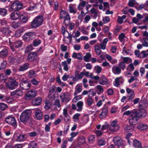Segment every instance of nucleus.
<instances>
[{
    "mask_svg": "<svg viewBox=\"0 0 148 148\" xmlns=\"http://www.w3.org/2000/svg\"><path fill=\"white\" fill-rule=\"evenodd\" d=\"M123 62L124 63H129L132 62V60L129 57H124L123 59Z\"/></svg>",
    "mask_w": 148,
    "mask_h": 148,
    "instance_id": "nucleus-49",
    "label": "nucleus"
},
{
    "mask_svg": "<svg viewBox=\"0 0 148 148\" xmlns=\"http://www.w3.org/2000/svg\"><path fill=\"white\" fill-rule=\"evenodd\" d=\"M138 117L137 116V114L134 112H132L129 116L128 119L129 123L130 124H133L135 125L137 121L139 120Z\"/></svg>",
    "mask_w": 148,
    "mask_h": 148,
    "instance_id": "nucleus-5",
    "label": "nucleus"
},
{
    "mask_svg": "<svg viewBox=\"0 0 148 148\" xmlns=\"http://www.w3.org/2000/svg\"><path fill=\"white\" fill-rule=\"evenodd\" d=\"M98 143L99 145L103 146L105 144L106 142L104 139H102L99 140Z\"/></svg>",
    "mask_w": 148,
    "mask_h": 148,
    "instance_id": "nucleus-59",
    "label": "nucleus"
},
{
    "mask_svg": "<svg viewBox=\"0 0 148 148\" xmlns=\"http://www.w3.org/2000/svg\"><path fill=\"white\" fill-rule=\"evenodd\" d=\"M37 53L36 52H31L29 53L26 60L29 62H32L36 59Z\"/></svg>",
    "mask_w": 148,
    "mask_h": 148,
    "instance_id": "nucleus-11",
    "label": "nucleus"
},
{
    "mask_svg": "<svg viewBox=\"0 0 148 148\" xmlns=\"http://www.w3.org/2000/svg\"><path fill=\"white\" fill-rule=\"evenodd\" d=\"M11 25L13 28H17L20 26V24L18 22H13L12 23Z\"/></svg>",
    "mask_w": 148,
    "mask_h": 148,
    "instance_id": "nucleus-42",
    "label": "nucleus"
},
{
    "mask_svg": "<svg viewBox=\"0 0 148 148\" xmlns=\"http://www.w3.org/2000/svg\"><path fill=\"white\" fill-rule=\"evenodd\" d=\"M103 21L104 23L109 22L110 21V18L108 16H105L103 18Z\"/></svg>",
    "mask_w": 148,
    "mask_h": 148,
    "instance_id": "nucleus-64",
    "label": "nucleus"
},
{
    "mask_svg": "<svg viewBox=\"0 0 148 148\" xmlns=\"http://www.w3.org/2000/svg\"><path fill=\"white\" fill-rule=\"evenodd\" d=\"M26 138L25 135L21 134L17 136L16 140L17 141L22 142L24 141Z\"/></svg>",
    "mask_w": 148,
    "mask_h": 148,
    "instance_id": "nucleus-34",
    "label": "nucleus"
},
{
    "mask_svg": "<svg viewBox=\"0 0 148 148\" xmlns=\"http://www.w3.org/2000/svg\"><path fill=\"white\" fill-rule=\"evenodd\" d=\"M95 50L96 54L97 55H100L102 53L100 46L99 45H96L95 46Z\"/></svg>",
    "mask_w": 148,
    "mask_h": 148,
    "instance_id": "nucleus-32",
    "label": "nucleus"
},
{
    "mask_svg": "<svg viewBox=\"0 0 148 148\" xmlns=\"http://www.w3.org/2000/svg\"><path fill=\"white\" fill-rule=\"evenodd\" d=\"M31 86V83H29L27 80L23 79L22 82L20 84L21 88L26 91L30 89Z\"/></svg>",
    "mask_w": 148,
    "mask_h": 148,
    "instance_id": "nucleus-10",
    "label": "nucleus"
},
{
    "mask_svg": "<svg viewBox=\"0 0 148 148\" xmlns=\"http://www.w3.org/2000/svg\"><path fill=\"white\" fill-rule=\"evenodd\" d=\"M54 104L57 106L58 108H60L61 107L60 101L58 99H56L55 100Z\"/></svg>",
    "mask_w": 148,
    "mask_h": 148,
    "instance_id": "nucleus-61",
    "label": "nucleus"
},
{
    "mask_svg": "<svg viewBox=\"0 0 148 148\" xmlns=\"http://www.w3.org/2000/svg\"><path fill=\"white\" fill-rule=\"evenodd\" d=\"M147 52H148V51L147 50L145 51H142L140 52V57L141 58H144L146 57L148 55V53H146Z\"/></svg>",
    "mask_w": 148,
    "mask_h": 148,
    "instance_id": "nucleus-40",
    "label": "nucleus"
},
{
    "mask_svg": "<svg viewBox=\"0 0 148 148\" xmlns=\"http://www.w3.org/2000/svg\"><path fill=\"white\" fill-rule=\"evenodd\" d=\"M7 62L5 61H3L1 64V66L0 67V69H4L6 67L7 65Z\"/></svg>",
    "mask_w": 148,
    "mask_h": 148,
    "instance_id": "nucleus-57",
    "label": "nucleus"
},
{
    "mask_svg": "<svg viewBox=\"0 0 148 148\" xmlns=\"http://www.w3.org/2000/svg\"><path fill=\"white\" fill-rule=\"evenodd\" d=\"M28 135L31 137H35L37 136V133L35 132H33L27 133Z\"/></svg>",
    "mask_w": 148,
    "mask_h": 148,
    "instance_id": "nucleus-63",
    "label": "nucleus"
},
{
    "mask_svg": "<svg viewBox=\"0 0 148 148\" xmlns=\"http://www.w3.org/2000/svg\"><path fill=\"white\" fill-rule=\"evenodd\" d=\"M0 99H2V101H6L8 103H11L12 100L10 97L2 95H0Z\"/></svg>",
    "mask_w": 148,
    "mask_h": 148,
    "instance_id": "nucleus-23",
    "label": "nucleus"
},
{
    "mask_svg": "<svg viewBox=\"0 0 148 148\" xmlns=\"http://www.w3.org/2000/svg\"><path fill=\"white\" fill-rule=\"evenodd\" d=\"M34 113L35 114V115L36 119L40 120L42 119L43 116V113L40 109H34Z\"/></svg>",
    "mask_w": 148,
    "mask_h": 148,
    "instance_id": "nucleus-14",
    "label": "nucleus"
},
{
    "mask_svg": "<svg viewBox=\"0 0 148 148\" xmlns=\"http://www.w3.org/2000/svg\"><path fill=\"white\" fill-rule=\"evenodd\" d=\"M31 112L30 110L24 111L20 116L21 121L25 124L32 125L33 124V119L31 116Z\"/></svg>",
    "mask_w": 148,
    "mask_h": 148,
    "instance_id": "nucleus-1",
    "label": "nucleus"
},
{
    "mask_svg": "<svg viewBox=\"0 0 148 148\" xmlns=\"http://www.w3.org/2000/svg\"><path fill=\"white\" fill-rule=\"evenodd\" d=\"M42 99L40 97H38L36 98L33 99L32 101V105L35 106L40 105L41 103Z\"/></svg>",
    "mask_w": 148,
    "mask_h": 148,
    "instance_id": "nucleus-17",
    "label": "nucleus"
},
{
    "mask_svg": "<svg viewBox=\"0 0 148 148\" xmlns=\"http://www.w3.org/2000/svg\"><path fill=\"white\" fill-rule=\"evenodd\" d=\"M6 86L8 88L12 90L16 87L18 84L15 79L10 78L6 82Z\"/></svg>",
    "mask_w": 148,
    "mask_h": 148,
    "instance_id": "nucleus-3",
    "label": "nucleus"
},
{
    "mask_svg": "<svg viewBox=\"0 0 148 148\" xmlns=\"http://www.w3.org/2000/svg\"><path fill=\"white\" fill-rule=\"evenodd\" d=\"M37 144L34 141L31 142L29 144L28 148H36Z\"/></svg>",
    "mask_w": 148,
    "mask_h": 148,
    "instance_id": "nucleus-47",
    "label": "nucleus"
},
{
    "mask_svg": "<svg viewBox=\"0 0 148 148\" xmlns=\"http://www.w3.org/2000/svg\"><path fill=\"white\" fill-rule=\"evenodd\" d=\"M7 13V11L4 8L0 9V15L3 16L5 15Z\"/></svg>",
    "mask_w": 148,
    "mask_h": 148,
    "instance_id": "nucleus-45",
    "label": "nucleus"
},
{
    "mask_svg": "<svg viewBox=\"0 0 148 148\" xmlns=\"http://www.w3.org/2000/svg\"><path fill=\"white\" fill-rule=\"evenodd\" d=\"M77 106L78 107L77 109V111H81L82 110V107L83 106V102L82 101L78 102L76 104Z\"/></svg>",
    "mask_w": 148,
    "mask_h": 148,
    "instance_id": "nucleus-37",
    "label": "nucleus"
},
{
    "mask_svg": "<svg viewBox=\"0 0 148 148\" xmlns=\"http://www.w3.org/2000/svg\"><path fill=\"white\" fill-rule=\"evenodd\" d=\"M137 128L140 130H143L147 129L148 128V126L146 124L140 123L137 125Z\"/></svg>",
    "mask_w": 148,
    "mask_h": 148,
    "instance_id": "nucleus-28",
    "label": "nucleus"
},
{
    "mask_svg": "<svg viewBox=\"0 0 148 148\" xmlns=\"http://www.w3.org/2000/svg\"><path fill=\"white\" fill-rule=\"evenodd\" d=\"M9 41L10 48L13 51L15 50V48H19L22 46V43L20 41L13 42L10 41V39Z\"/></svg>",
    "mask_w": 148,
    "mask_h": 148,
    "instance_id": "nucleus-9",
    "label": "nucleus"
},
{
    "mask_svg": "<svg viewBox=\"0 0 148 148\" xmlns=\"http://www.w3.org/2000/svg\"><path fill=\"white\" fill-rule=\"evenodd\" d=\"M119 66L122 70H124L126 67V65L125 63L123 62H121L119 63Z\"/></svg>",
    "mask_w": 148,
    "mask_h": 148,
    "instance_id": "nucleus-58",
    "label": "nucleus"
},
{
    "mask_svg": "<svg viewBox=\"0 0 148 148\" xmlns=\"http://www.w3.org/2000/svg\"><path fill=\"white\" fill-rule=\"evenodd\" d=\"M32 49V47L31 45L27 46L25 50V53H28L31 51Z\"/></svg>",
    "mask_w": 148,
    "mask_h": 148,
    "instance_id": "nucleus-46",
    "label": "nucleus"
},
{
    "mask_svg": "<svg viewBox=\"0 0 148 148\" xmlns=\"http://www.w3.org/2000/svg\"><path fill=\"white\" fill-rule=\"evenodd\" d=\"M85 139L83 136H81L79 137L77 140V143L79 145L83 144L85 142Z\"/></svg>",
    "mask_w": 148,
    "mask_h": 148,
    "instance_id": "nucleus-33",
    "label": "nucleus"
},
{
    "mask_svg": "<svg viewBox=\"0 0 148 148\" xmlns=\"http://www.w3.org/2000/svg\"><path fill=\"white\" fill-rule=\"evenodd\" d=\"M19 17L20 21L23 23H25L28 20V18L23 15H21Z\"/></svg>",
    "mask_w": 148,
    "mask_h": 148,
    "instance_id": "nucleus-41",
    "label": "nucleus"
},
{
    "mask_svg": "<svg viewBox=\"0 0 148 148\" xmlns=\"http://www.w3.org/2000/svg\"><path fill=\"white\" fill-rule=\"evenodd\" d=\"M133 145L136 148H142L141 143L136 139H135L133 140Z\"/></svg>",
    "mask_w": 148,
    "mask_h": 148,
    "instance_id": "nucleus-26",
    "label": "nucleus"
},
{
    "mask_svg": "<svg viewBox=\"0 0 148 148\" xmlns=\"http://www.w3.org/2000/svg\"><path fill=\"white\" fill-rule=\"evenodd\" d=\"M43 18L42 16H37L31 23V26L32 28H36L40 26L43 21Z\"/></svg>",
    "mask_w": 148,
    "mask_h": 148,
    "instance_id": "nucleus-2",
    "label": "nucleus"
},
{
    "mask_svg": "<svg viewBox=\"0 0 148 148\" xmlns=\"http://www.w3.org/2000/svg\"><path fill=\"white\" fill-rule=\"evenodd\" d=\"M29 64L27 63H24L19 68V71H23L27 69L29 66Z\"/></svg>",
    "mask_w": 148,
    "mask_h": 148,
    "instance_id": "nucleus-27",
    "label": "nucleus"
},
{
    "mask_svg": "<svg viewBox=\"0 0 148 148\" xmlns=\"http://www.w3.org/2000/svg\"><path fill=\"white\" fill-rule=\"evenodd\" d=\"M134 112L137 114V116L138 117L139 119L140 117L145 118L147 114L146 111L144 109L141 108L137 111H134Z\"/></svg>",
    "mask_w": 148,
    "mask_h": 148,
    "instance_id": "nucleus-12",
    "label": "nucleus"
},
{
    "mask_svg": "<svg viewBox=\"0 0 148 148\" xmlns=\"http://www.w3.org/2000/svg\"><path fill=\"white\" fill-rule=\"evenodd\" d=\"M89 98L87 100V102L88 105L90 106L92 104L93 102V100L90 97V96L88 95Z\"/></svg>",
    "mask_w": 148,
    "mask_h": 148,
    "instance_id": "nucleus-55",
    "label": "nucleus"
},
{
    "mask_svg": "<svg viewBox=\"0 0 148 148\" xmlns=\"http://www.w3.org/2000/svg\"><path fill=\"white\" fill-rule=\"evenodd\" d=\"M36 35V34L35 32H27L24 34L23 36V38L26 41H30L34 38Z\"/></svg>",
    "mask_w": 148,
    "mask_h": 148,
    "instance_id": "nucleus-6",
    "label": "nucleus"
},
{
    "mask_svg": "<svg viewBox=\"0 0 148 148\" xmlns=\"http://www.w3.org/2000/svg\"><path fill=\"white\" fill-rule=\"evenodd\" d=\"M8 53V49L4 48L0 51V58H4L7 56Z\"/></svg>",
    "mask_w": 148,
    "mask_h": 148,
    "instance_id": "nucleus-19",
    "label": "nucleus"
},
{
    "mask_svg": "<svg viewBox=\"0 0 148 148\" xmlns=\"http://www.w3.org/2000/svg\"><path fill=\"white\" fill-rule=\"evenodd\" d=\"M113 141L114 144L118 146H121L123 145V140L119 136H116L113 139Z\"/></svg>",
    "mask_w": 148,
    "mask_h": 148,
    "instance_id": "nucleus-13",
    "label": "nucleus"
},
{
    "mask_svg": "<svg viewBox=\"0 0 148 148\" xmlns=\"http://www.w3.org/2000/svg\"><path fill=\"white\" fill-rule=\"evenodd\" d=\"M69 96V94L67 92L61 93L60 95V98L61 101L63 102L64 101H69V99L67 97Z\"/></svg>",
    "mask_w": 148,
    "mask_h": 148,
    "instance_id": "nucleus-18",
    "label": "nucleus"
},
{
    "mask_svg": "<svg viewBox=\"0 0 148 148\" xmlns=\"http://www.w3.org/2000/svg\"><path fill=\"white\" fill-rule=\"evenodd\" d=\"M82 120L84 121V123H86L89 120L88 116L86 115L84 116L82 118Z\"/></svg>",
    "mask_w": 148,
    "mask_h": 148,
    "instance_id": "nucleus-62",
    "label": "nucleus"
},
{
    "mask_svg": "<svg viewBox=\"0 0 148 148\" xmlns=\"http://www.w3.org/2000/svg\"><path fill=\"white\" fill-rule=\"evenodd\" d=\"M62 31L61 32L63 34V35L64 36H65L64 34H65V33H68L69 35L68 36H67L66 37L67 38H71V36L72 35H71L70 34H69L68 33V32L67 31L65 30V28L64 26H62Z\"/></svg>",
    "mask_w": 148,
    "mask_h": 148,
    "instance_id": "nucleus-35",
    "label": "nucleus"
},
{
    "mask_svg": "<svg viewBox=\"0 0 148 148\" xmlns=\"http://www.w3.org/2000/svg\"><path fill=\"white\" fill-rule=\"evenodd\" d=\"M69 14L68 12H67L63 10H61L60 12V19H62L65 17Z\"/></svg>",
    "mask_w": 148,
    "mask_h": 148,
    "instance_id": "nucleus-36",
    "label": "nucleus"
},
{
    "mask_svg": "<svg viewBox=\"0 0 148 148\" xmlns=\"http://www.w3.org/2000/svg\"><path fill=\"white\" fill-rule=\"evenodd\" d=\"M82 97L81 95L76 96L73 99V102H76L78 100L81 99Z\"/></svg>",
    "mask_w": 148,
    "mask_h": 148,
    "instance_id": "nucleus-60",
    "label": "nucleus"
},
{
    "mask_svg": "<svg viewBox=\"0 0 148 148\" xmlns=\"http://www.w3.org/2000/svg\"><path fill=\"white\" fill-rule=\"evenodd\" d=\"M5 121L6 123L14 127V128H16L17 126L16 120L13 117L9 116L5 118Z\"/></svg>",
    "mask_w": 148,
    "mask_h": 148,
    "instance_id": "nucleus-8",
    "label": "nucleus"
},
{
    "mask_svg": "<svg viewBox=\"0 0 148 148\" xmlns=\"http://www.w3.org/2000/svg\"><path fill=\"white\" fill-rule=\"evenodd\" d=\"M134 97L135 94L134 92L131 94L129 96V98L127 99V101H128L129 102L132 101V99H134Z\"/></svg>",
    "mask_w": 148,
    "mask_h": 148,
    "instance_id": "nucleus-56",
    "label": "nucleus"
},
{
    "mask_svg": "<svg viewBox=\"0 0 148 148\" xmlns=\"http://www.w3.org/2000/svg\"><path fill=\"white\" fill-rule=\"evenodd\" d=\"M23 95V92L22 90L20 89H17L16 90L11 93V96H14L16 95L19 96H21Z\"/></svg>",
    "mask_w": 148,
    "mask_h": 148,
    "instance_id": "nucleus-21",
    "label": "nucleus"
},
{
    "mask_svg": "<svg viewBox=\"0 0 148 148\" xmlns=\"http://www.w3.org/2000/svg\"><path fill=\"white\" fill-rule=\"evenodd\" d=\"M7 105L4 103H0V110H3L7 108Z\"/></svg>",
    "mask_w": 148,
    "mask_h": 148,
    "instance_id": "nucleus-51",
    "label": "nucleus"
},
{
    "mask_svg": "<svg viewBox=\"0 0 148 148\" xmlns=\"http://www.w3.org/2000/svg\"><path fill=\"white\" fill-rule=\"evenodd\" d=\"M31 83L34 85L37 86L39 83V82L37 81V80L35 78H33L31 80Z\"/></svg>",
    "mask_w": 148,
    "mask_h": 148,
    "instance_id": "nucleus-52",
    "label": "nucleus"
},
{
    "mask_svg": "<svg viewBox=\"0 0 148 148\" xmlns=\"http://www.w3.org/2000/svg\"><path fill=\"white\" fill-rule=\"evenodd\" d=\"M20 15V13L19 12H14L10 14V18L12 20H15L19 17Z\"/></svg>",
    "mask_w": 148,
    "mask_h": 148,
    "instance_id": "nucleus-20",
    "label": "nucleus"
},
{
    "mask_svg": "<svg viewBox=\"0 0 148 148\" xmlns=\"http://www.w3.org/2000/svg\"><path fill=\"white\" fill-rule=\"evenodd\" d=\"M18 54L17 53L16 56H10L8 58L9 62L12 64L14 63L17 60V58L18 57Z\"/></svg>",
    "mask_w": 148,
    "mask_h": 148,
    "instance_id": "nucleus-29",
    "label": "nucleus"
},
{
    "mask_svg": "<svg viewBox=\"0 0 148 148\" xmlns=\"http://www.w3.org/2000/svg\"><path fill=\"white\" fill-rule=\"evenodd\" d=\"M119 128V127L118 125L116 122H112L111 124L110 127L109 129L112 132H115L118 130Z\"/></svg>",
    "mask_w": 148,
    "mask_h": 148,
    "instance_id": "nucleus-15",
    "label": "nucleus"
},
{
    "mask_svg": "<svg viewBox=\"0 0 148 148\" xmlns=\"http://www.w3.org/2000/svg\"><path fill=\"white\" fill-rule=\"evenodd\" d=\"M0 31L3 34L7 36L9 35L11 32L9 27L1 28L0 29Z\"/></svg>",
    "mask_w": 148,
    "mask_h": 148,
    "instance_id": "nucleus-22",
    "label": "nucleus"
},
{
    "mask_svg": "<svg viewBox=\"0 0 148 148\" xmlns=\"http://www.w3.org/2000/svg\"><path fill=\"white\" fill-rule=\"evenodd\" d=\"M130 69L129 71H133L134 69V67L132 63L130 64L127 68V70H128Z\"/></svg>",
    "mask_w": 148,
    "mask_h": 148,
    "instance_id": "nucleus-54",
    "label": "nucleus"
},
{
    "mask_svg": "<svg viewBox=\"0 0 148 148\" xmlns=\"http://www.w3.org/2000/svg\"><path fill=\"white\" fill-rule=\"evenodd\" d=\"M62 63L63 66H64V69L66 71H67L69 69V68L67 64V63L66 61H64L63 62H62Z\"/></svg>",
    "mask_w": 148,
    "mask_h": 148,
    "instance_id": "nucleus-50",
    "label": "nucleus"
},
{
    "mask_svg": "<svg viewBox=\"0 0 148 148\" xmlns=\"http://www.w3.org/2000/svg\"><path fill=\"white\" fill-rule=\"evenodd\" d=\"M22 4L18 1H14L12 4L11 9L12 11H17L22 8Z\"/></svg>",
    "mask_w": 148,
    "mask_h": 148,
    "instance_id": "nucleus-7",
    "label": "nucleus"
},
{
    "mask_svg": "<svg viewBox=\"0 0 148 148\" xmlns=\"http://www.w3.org/2000/svg\"><path fill=\"white\" fill-rule=\"evenodd\" d=\"M139 106L141 109L146 108L148 106V101L146 100H141L140 103L139 104Z\"/></svg>",
    "mask_w": 148,
    "mask_h": 148,
    "instance_id": "nucleus-25",
    "label": "nucleus"
},
{
    "mask_svg": "<svg viewBox=\"0 0 148 148\" xmlns=\"http://www.w3.org/2000/svg\"><path fill=\"white\" fill-rule=\"evenodd\" d=\"M135 128L134 125L130 124L127 125L125 128L124 130L127 131H131L134 130Z\"/></svg>",
    "mask_w": 148,
    "mask_h": 148,
    "instance_id": "nucleus-31",
    "label": "nucleus"
},
{
    "mask_svg": "<svg viewBox=\"0 0 148 148\" xmlns=\"http://www.w3.org/2000/svg\"><path fill=\"white\" fill-rule=\"evenodd\" d=\"M82 85L77 86L76 88V90L74 93V95H76L77 94V93L81 92L82 90Z\"/></svg>",
    "mask_w": 148,
    "mask_h": 148,
    "instance_id": "nucleus-38",
    "label": "nucleus"
},
{
    "mask_svg": "<svg viewBox=\"0 0 148 148\" xmlns=\"http://www.w3.org/2000/svg\"><path fill=\"white\" fill-rule=\"evenodd\" d=\"M69 11L70 13H73L74 14L76 13V10L73 8L72 5H70L69 6Z\"/></svg>",
    "mask_w": 148,
    "mask_h": 148,
    "instance_id": "nucleus-39",
    "label": "nucleus"
},
{
    "mask_svg": "<svg viewBox=\"0 0 148 148\" xmlns=\"http://www.w3.org/2000/svg\"><path fill=\"white\" fill-rule=\"evenodd\" d=\"M35 72L34 71L31 70L29 72L28 77L30 78H32L35 76Z\"/></svg>",
    "mask_w": 148,
    "mask_h": 148,
    "instance_id": "nucleus-53",
    "label": "nucleus"
},
{
    "mask_svg": "<svg viewBox=\"0 0 148 148\" xmlns=\"http://www.w3.org/2000/svg\"><path fill=\"white\" fill-rule=\"evenodd\" d=\"M91 55L89 53H87L86 54V55L84 57V60L86 62H88L89 61V59L91 57Z\"/></svg>",
    "mask_w": 148,
    "mask_h": 148,
    "instance_id": "nucleus-44",
    "label": "nucleus"
},
{
    "mask_svg": "<svg viewBox=\"0 0 148 148\" xmlns=\"http://www.w3.org/2000/svg\"><path fill=\"white\" fill-rule=\"evenodd\" d=\"M41 41L39 39H35L33 41V45L36 47L39 45L41 43Z\"/></svg>",
    "mask_w": 148,
    "mask_h": 148,
    "instance_id": "nucleus-48",
    "label": "nucleus"
},
{
    "mask_svg": "<svg viewBox=\"0 0 148 148\" xmlns=\"http://www.w3.org/2000/svg\"><path fill=\"white\" fill-rule=\"evenodd\" d=\"M112 71L113 73L115 74H119L121 72L120 68L117 66L113 67Z\"/></svg>",
    "mask_w": 148,
    "mask_h": 148,
    "instance_id": "nucleus-30",
    "label": "nucleus"
},
{
    "mask_svg": "<svg viewBox=\"0 0 148 148\" xmlns=\"http://www.w3.org/2000/svg\"><path fill=\"white\" fill-rule=\"evenodd\" d=\"M99 83L101 85H104L109 83V81L107 79L104 75H102L101 77V79L99 80Z\"/></svg>",
    "mask_w": 148,
    "mask_h": 148,
    "instance_id": "nucleus-24",
    "label": "nucleus"
},
{
    "mask_svg": "<svg viewBox=\"0 0 148 148\" xmlns=\"http://www.w3.org/2000/svg\"><path fill=\"white\" fill-rule=\"evenodd\" d=\"M36 91L31 90L27 92L25 95V99L27 100H29L35 97L37 95Z\"/></svg>",
    "mask_w": 148,
    "mask_h": 148,
    "instance_id": "nucleus-4",
    "label": "nucleus"
},
{
    "mask_svg": "<svg viewBox=\"0 0 148 148\" xmlns=\"http://www.w3.org/2000/svg\"><path fill=\"white\" fill-rule=\"evenodd\" d=\"M84 75V72H82L79 73L78 71H75V77H73V81L74 82L77 81L79 79H82Z\"/></svg>",
    "mask_w": 148,
    "mask_h": 148,
    "instance_id": "nucleus-16",
    "label": "nucleus"
},
{
    "mask_svg": "<svg viewBox=\"0 0 148 148\" xmlns=\"http://www.w3.org/2000/svg\"><path fill=\"white\" fill-rule=\"evenodd\" d=\"M45 105L44 106V108L46 110L49 109L50 108L51 106L50 101L48 100H47L45 101Z\"/></svg>",
    "mask_w": 148,
    "mask_h": 148,
    "instance_id": "nucleus-43",
    "label": "nucleus"
}]
</instances>
